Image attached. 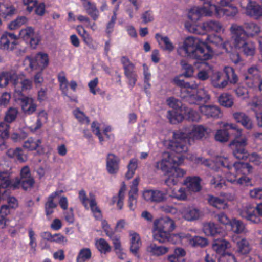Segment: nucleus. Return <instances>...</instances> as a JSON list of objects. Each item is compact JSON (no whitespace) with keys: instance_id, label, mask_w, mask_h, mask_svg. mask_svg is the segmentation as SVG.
<instances>
[{"instance_id":"nucleus-1","label":"nucleus","mask_w":262,"mask_h":262,"mask_svg":"<svg viewBox=\"0 0 262 262\" xmlns=\"http://www.w3.org/2000/svg\"><path fill=\"white\" fill-rule=\"evenodd\" d=\"M163 157L160 162L157 163L156 167L167 172V177L164 182L167 186L175 185L179 178H182L186 173L185 170L178 167L182 163L183 159L180 156L171 157L168 152H163Z\"/></svg>"},{"instance_id":"nucleus-2","label":"nucleus","mask_w":262,"mask_h":262,"mask_svg":"<svg viewBox=\"0 0 262 262\" xmlns=\"http://www.w3.org/2000/svg\"><path fill=\"white\" fill-rule=\"evenodd\" d=\"M181 49L188 56L200 61L210 59L214 55L213 49L207 42L193 37H187Z\"/></svg>"},{"instance_id":"nucleus-3","label":"nucleus","mask_w":262,"mask_h":262,"mask_svg":"<svg viewBox=\"0 0 262 262\" xmlns=\"http://www.w3.org/2000/svg\"><path fill=\"white\" fill-rule=\"evenodd\" d=\"M238 77L233 68L226 67L223 72L214 71L210 77V84L214 88L223 89L228 84L229 82L235 84L238 81Z\"/></svg>"},{"instance_id":"nucleus-4","label":"nucleus","mask_w":262,"mask_h":262,"mask_svg":"<svg viewBox=\"0 0 262 262\" xmlns=\"http://www.w3.org/2000/svg\"><path fill=\"white\" fill-rule=\"evenodd\" d=\"M191 141H193V139L187 134L181 132H173V139L168 141L167 146L169 149L178 154L186 152Z\"/></svg>"},{"instance_id":"nucleus-5","label":"nucleus","mask_w":262,"mask_h":262,"mask_svg":"<svg viewBox=\"0 0 262 262\" xmlns=\"http://www.w3.org/2000/svg\"><path fill=\"white\" fill-rule=\"evenodd\" d=\"M248 139L242 136L241 132H237L235 135L234 139L229 144V147L232 150L234 156L239 160H245L248 158V153L246 149L248 144Z\"/></svg>"},{"instance_id":"nucleus-6","label":"nucleus","mask_w":262,"mask_h":262,"mask_svg":"<svg viewBox=\"0 0 262 262\" xmlns=\"http://www.w3.org/2000/svg\"><path fill=\"white\" fill-rule=\"evenodd\" d=\"M219 164L229 171H231L233 167L237 173L249 174L251 173L252 170V166L248 163L237 162L232 164L226 158L220 160Z\"/></svg>"},{"instance_id":"nucleus-7","label":"nucleus","mask_w":262,"mask_h":262,"mask_svg":"<svg viewBox=\"0 0 262 262\" xmlns=\"http://www.w3.org/2000/svg\"><path fill=\"white\" fill-rule=\"evenodd\" d=\"M241 7L245 10V13L247 15L258 19L262 16V7L255 2L251 0H241Z\"/></svg>"},{"instance_id":"nucleus-8","label":"nucleus","mask_w":262,"mask_h":262,"mask_svg":"<svg viewBox=\"0 0 262 262\" xmlns=\"http://www.w3.org/2000/svg\"><path fill=\"white\" fill-rule=\"evenodd\" d=\"M29 60V67L32 70L42 71L49 64V57L47 54L39 53L34 58L27 57Z\"/></svg>"},{"instance_id":"nucleus-9","label":"nucleus","mask_w":262,"mask_h":262,"mask_svg":"<svg viewBox=\"0 0 262 262\" xmlns=\"http://www.w3.org/2000/svg\"><path fill=\"white\" fill-rule=\"evenodd\" d=\"M241 215L251 223H260L261 220L259 216H262V203L257 204L255 208L251 207L247 208L242 212Z\"/></svg>"},{"instance_id":"nucleus-10","label":"nucleus","mask_w":262,"mask_h":262,"mask_svg":"<svg viewBox=\"0 0 262 262\" xmlns=\"http://www.w3.org/2000/svg\"><path fill=\"white\" fill-rule=\"evenodd\" d=\"M234 46L235 49L239 50L246 56H253L255 54L256 46L251 41L244 39L237 41Z\"/></svg>"},{"instance_id":"nucleus-11","label":"nucleus","mask_w":262,"mask_h":262,"mask_svg":"<svg viewBox=\"0 0 262 262\" xmlns=\"http://www.w3.org/2000/svg\"><path fill=\"white\" fill-rule=\"evenodd\" d=\"M142 195L145 200L149 202L160 203L166 200V194L159 190H145Z\"/></svg>"},{"instance_id":"nucleus-12","label":"nucleus","mask_w":262,"mask_h":262,"mask_svg":"<svg viewBox=\"0 0 262 262\" xmlns=\"http://www.w3.org/2000/svg\"><path fill=\"white\" fill-rule=\"evenodd\" d=\"M17 36L13 33H4L0 39V48L4 50H13L17 45Z\"/></svg>"},{"instance_id":"nucleus-13","label":"nucleus","mask_w":262,"mask_h":262,"mask_svg":"<svg viewBox=\"0 0 262 262\" xmlns=\"http://www.w3.org/2000/svg\"><path fill=\"white\" fill-rule=\"evenodd\" d=\"M153 236L155 240L160 243L170 242H171L172 238L174 237H178L179 238L184 237V236L182 235L181 234H171L169 232L162 231L155 228Z\"/></svg>"},{"instance_id":"nucleus-14","label":"nucleus","mask_w":262,"mask_h":262,"mask_svg":"<svg viewBox=\"0 0 262 262\" xmlns=\"http://www.w3.org/2000/svg\"><path fill=\"white\" fill-rule=\"evenodd\" d=\"M11 184L9 174L7 172H0V196L6 198L10 193V191L8 188Z\"/></svg>"},{"instance_id":"nucleus-15","label":"nucleus","mask_w":262,"mask_h":262,"mask_svg":"<svg viewBox=\"0 0 262 262\" xmlns=\"http://www.w3.org/2000/svg\"><path fill=\"white\" fill-rule=\"evenodd\" d=\"M155 228L170 233L175 228L174 221L168 217L156 220L154 222Z\"/></svg>"},{"instance_id":"nucleus-16","label":"nucleus","mask_w":262,"mask_h":262,"mask_svg":"<svg viewBox=\"0 0 262 262\" xmlns=\"http://www.w3.org/2000/svg\"><path fill=\"white\" fill-rule=\"evenodd\" d=\"M233 117L237 123H241L246 129H253L254 125L252 121L245 113L241 112H236L233 114Z\"/></svg>"},{"instance_id":"nucleus-17","label":"nucleus","mask_w":262,"mask_h":262,"mask_svg":"<svg viewBox=\"0 0 262 262\" xmlns=\"http://www.w3.org/2000/svg\"><path fill=\"white\" fill-rule=\"evenodd\" d=\"M200 111L208 118H220L222 116L220 108L216 105H203L200 106Z\"/></svg>"},{"instance_id":"nucleus-18","label":"nucleus","mask_w":262,"mask_h":262,"mask_svg":"<svg viewBox=\"0 0 262 262\" xmlns=\"http://www.w3.org/2000/svg\"><path fill=\"white\" fill-rule=\"evenodd\" d=\"M205 4L209 6V10L210 11L214 10L217 13L222 12L227 16L233 17L238 13L237 8L233 5L229 6V7L225 8H220L216 7L215 5L210 4V3H205Z\"/></svg>"},{"instance_id":"nucleus-19","label":"nucleus","mask_w":262,"mask_h":262,"mask_svg":"<svg viewBox=\"0 0 262 262\" xmlns=\"http://www.w3.org/2000/svg\"><path fill=\"white\" fill-rule=\"evenodd\" d=\"M230 31L232 33L231 39L234 45H236L237 41L244 39V36L245 35L244 25L239 26L233 24L230 27Z\"/></svg>"},{"instance_id":"nucleus-20","label":"nucleus","mask_w":262,"mask_h":262,"mask_svg":"<svg viewBox=\"0 0 262 262\" xmlns=\"http://www.w3.org/2000/svg\"><path fill=\"white\" fill-rule=\"evenodd\" d=\"M119 158L113 154H108L106 159V169L110 174H115L119 169Z\"/></svg>"},{"instance_id":"nucleus-21","label":"nucleus","mask_w":262,"mask_h":262,"mask_svg":"<svg viewBox=\"0 0 262 262\" xmlns=\"http://www.w3.org/2000/svg\"><path fill=\"white\" fill-rule=\"evenodd\" d=\"M213 250L217 253L223 255L226 249L231 247L229 242L223 238H214L212 246Z\"/></svg>"},{"instance_id":"nucleus-22","label":"nucleus","mask_w":262,"mask_h":262,"mask_svg":"<svg viewBox=\"0 0 262 262\" xmlns=\"http://www.w3.org/2000/svg\"><path fill=\"white\" fill-rule=\"evenodd\" d=\"M235 253L239 256L246 255L251 251L248 241L245 238L239 239L236 243Z\"/></svg>"},{"instance_id":"nucleus-23","label":"nucleus","mask_w":262,"mask_h":262,"mask_svg":"<svg viewBox=\"0 0 262 262\" xmlns=\"http://www.w3.org/2000/svg\"><path fill=\"white\" fill-rule=\"evenodd\" d=\"M17 75L14 73L2 72L0 73V87L4 88L9 83V81L13 83L14 86L18 84L17 82Z\"/></svg>"},{"instance_id":"nucleus-24","label":"nucleus","mask_w":262,"mask_h":262,"mask_svg":"<svg viewBox=\"0 0 262 262\" xmlns=\"http://www.w3.org/2000/svg\"><path fill=\"white\" fill-rule=\"evenodd\" d=\"M21 108L23 112L27 115L32 114L36 110V105L33 100L27 97L20 99Z\"/></svg>"},{"instance_id":"nucleus-25","label":"nucleus","mask_w":262,"mask_h":262,"mask_svg":"<svg viewBox=\"0 0 262 262\" xmlns=\"http://www.w3.org/2000/svg\"><path fill=\"white\" fill-rule=\"evenodd\" d=\"M186 255V251L181 247H177L174 249L172 254L167 256L169 262H185L184 257Z\"/></svg>"},{"instance_id":"nucleus-26","label":"nucleus","mask_w":262,"mask_h":262,"mask_svg":"<svg viewBox=\"0 0 262 262\" xmlns=\"http://www.w3.org/2000/svg\"><path fill=\"white\" fill-rule=\"evenodd\" d=\"M201 179L199 177H187L184 182L188 190L191 192H198L201 189L200 185Z\"/></svg>"},{"instance_id":"nucleus-27","label":"nucleus","mask_w":262,"mask_h":262,"mask_svg":"<svg viewBox=\"0 0 262 262\" xmlns=\"http://www.w3.org/2000/svg\"><path fill=\"white\" fill-rule=\"evenodd\" d=\"M208 11V10L206 6L202 7H194L189 11L188 17L192 21L195 22L200 19L202 15H207Z\"/></svg>"},{"instance_id":"nucleus-28","label":"nucleus","mask_w":262,"mask_h":262,"mask_svg":"<svg viewBox=\"0 0 262 262\" xmlns=\"http://www.w3.org/2000/svg\"><path fill=\"white\" fill-rule=\"evenodd\" d=\"M206 200L210 205L216 208L225 209L228 207L227 203L224 199L209 194Z\"/></svg>"},{"instance_id":"nucleus-29","label":"nucleus","mask_w":262,"mask_h":262,"mask_svg":"<svg viewBox=\"0 0 262 262\" xmlns=\"http://www.w3.org/2000/svg\"><path fill=\"white\" fill-rule=\"evenodd\" d=\"M146 250L152 255L159 256L168 253L169 248L166 246H157L155 243H151L147 247Z\"/></svg>"},{"instance_id":"nucleus-30","label":"nucleus","mask_w":262,"mask_h":262,"mask_svg":"<svg viewBox=\"0 0 262 262\" xmlns=\"http://www.w3.org/2000/svg\"><path fill=\"white\" fill-rule=\"evenodd\" d=\"M211 130L205 127L202 125L195 126L192 129V136L194 139H202L203 138H206L208 134L210 133Z\"/></svg>"},{"instance_id":"nucleus-31","label":"nucleus","mask_w":262,"mask_h":262,"mask_svg":"<svg viewBox=\"0 0 262 262\" xmlns=\"http://www.w3.org/2000/svg\"><path fill=\"white\" fill-rule=\"evenodd\" d=\"M10 125L6 122L0 123V147L5 148V142L9 137Z\"/></svg>"},{"instance_id":"nucleus-32","label":"nucleus","mask_w":262,"mask_h":262,"mask_svg":"<svg viewBox=\"0 0 262 262\" xmlns=\"http://www.w3.org/2000/svg\"><path fill=\"white\" fill-rule=\"evenodd\" d=\"M7 155L10 158H15L20 162H25L27 158L21 148H10L7 151Z\"/></svg>"},{"instance_id":"nucleus-33","label":"nucleus","mask_w":262,"mask_h":262,"mask_svg":"<svg viewBox=\"0 0 262 262\" xmlns=\"http://www.w3.org/2000/svg\"><path fill=\"white\" fill-rule=\"evenodd\" d=\"M219 104L225 107L230 108L234 104V99L232 95L228 93H222L217 98Z\"/></svg>"},{"instance_id":"nucleus-34","label":"nucleus","mask_w":262,"mask_h":262,"mask_svg":"<svg viewBox=\"0 0 262 262\" xmlns=\"http://www.w3.org/2000/svg\"><path fill=\"white\" fill-rule=\"evenodd\" d=\"M244 28L245 35L247 36L252 37L257 35L260 31L259 27L253 22L244 23Z\"/></svg>"},{"instance_id":"nucleus-35","label":"nucleus","mask_w":262,"mask_h":262,"mask_svg":"<svg viewBox=\"0 0 262 262\" xmlns=\"http://www.w3.org/2000/svg\"><path fill=\"white\" fill-rule=\"evenodd\" d=\"M203 230L204 233L208 236H215L221 232V229L214 223H209L204 224Z\"/></svg>"},{"instance_id":"nucleus-36","label":"nucleus","mask_w":262,"mask_h":262,"mask_svg":"<svg viewBox=\"0 0 262 262\" xmlns=\"http://www.w3.org/2000/svg\"><path fill=\"white\" fill-rule=\"evenodd\" d=\"M35 181L33 177H29L27 178L20 179L16 183L13 184L14 188H16L18 185L20 184L22 188L27 191L33 188Z\"/></svg>"},{"instance_id":"nucleus-37","label":"nucleus","mask_w":262,"mask_h":262,"mask_svg":"<svg viewBox=\"0 0 262 262\" xmlns=\"http://www.w3.org/2000/svg\"><path fill=\"white\" fill-rule=\"evenodd\" d=\"M16 12V9L14 6L7 4L0 5V14L5 19H9Z\"/></svg>"},{"instance_id":"nucleus-38","label":"nucleus","mask_w":262,"mask_h":262,"mask_svg":"<svg viewBox=\"0 0 262 262\" xmlns=\"http://www.w3.org/2000/svg\"><path fill=\"white\" fill-rule=\"evenodd\" d=\"M167 118L170 123L176 124L181 122L184 119L183 115L175 110L167 112Z\"/></svg>"},{"instance_id":"nucleus-39","label":"nucleus","mask_w":262,"mask_h":262,"mask_svg":"<svg viewBox=\"0 0 262 262\" xmlns=\"http://www.w3.org/2000/svg\"><path fill=\"white\" fill-rule=\"evenodd\" d=\"M203 27L204 28L205 33L207 31H213L219 32L222 28L221 24L215 20H210L203 23Z\"/></svg>"},{"instance_id":"nucleus-40","label":"nucleus","mask_w":262,"mask_h":262,"mask_svg":"<svg viewBox=\"0 0 262 262\" xmlns=\"http://www.w3.org/2000/svg\"><path fill=\"white\" fill-rule=\"evenodd\" d=\"M231 132L226 131L224 128L217 130L214 135L215 140L221 143L227 142L230 138Z\"/></svg>"},{"instance_id":"nucleus-41","label":"nucleus","mask_w":262,"mask_h":262,"mask_svg":"<svg viewBox=\"0 0 262 262\" xmlns=\"http://www.w3.org/2000/svg\"><path fill=\"white\" fill-rule=\"evenodd\" d=\"M245 78L251 79L255 82L260 81V72L257 66H252L248 69L247 76Z\"/></svg>"},{"instance_id":"nucleus-42","label":"nucleus","mask_w":262,"mask_h":262,"mask_svg":"<svg viewBox=\"0 0 262 262\" xmlns=\"http://www.w3.org/2000/svg\"><path fill=\"white\" fill-rule=\"evenodd\" d=\"M87 13L91 16L93 20H96L99 16V11L96 7L95 4L93 3H89L83 6Z\"/></svg>"},{"instance_id":"nucleus-43","label":"nucleus","mask_w":262,"mask_h":262,"mask_svg":"<svg viewBox=\"0 0 262 262\" xmlns=\"http://www.w3.org/2000/svg\"><path fill=\"white\" fill-rule=\"evenodd\" d=\"M18 113V111L16 108H9L6 113L5 121L9 123L13 122L16 120Z\"/></svg>"},{"instance_id":"nucleus-44","label":"nucleus","mask_w":262,"mask_h":262,"mask_svg":"<svg viewBox=\"0 0 262 262\" xmlns=\"http://www.w3.org/2000/svg\"><path fill=\"white\" fill-rule=\"evenodd\" d=\"M17 82H18V85H17L15 88L16 91H18V92H20L21 90H26L28 89H30L31 88L32 85V81L29 79H25L21 80L19 81V78L17 77L16 78Z\"/></svg>"},{"instance_id":"nucleus-45","label":"nucleus","mask_w":262,"mask_h":262,"mask_svg":"<svg viewBox=\"0 0 262 262\" xmlns=\"http://www.w3.org/2000/svg\"><path fill=\"white\" fill-rule=\"evenodd\" d=\"M91 257V252L89 248H83L80 250L77 258V262H84Z\"/></svg>"},{"instance_id":"nucleus-46","label":"nucleus","mask_w":262,"mask_h":262,"mask_svg":"<svg viewBox=\"0 0 262 262\" xmlns=\"http://www.w3.org/2000/svg\"><path fill=\"white\" fill-rule=\"evenodd\" d=\"M173 81L174 83L178 86L184 88H190L191 89H195L198 85L195 83L191 84L189 82H185L184 80L180 79V77H176Z\"/></svg>"},{"instance_id":"nucleus-47","label":"nucleus","mask_w":262,"mask_h":262,"mask_svg":"<svg viewBox=\"0 0 262 262\" xmlns=\"http://www.w3.org/2000/svg\"><path fill=\"white\" fill-rule=\"evenodd\" d=\"M35 34L34 29L31 27H28L24 29H21L19 32L20 36L26 41H28L29 39L33 37Z\"/></svg>"},{"instance_id":"nucleus-48","label":"nucleus","mask_w":262,"mask_h":262,"mask_svg":"<svg viewBox=\"0 0 262 262\" xmlns=\"http://www.w3.org/2000/svg\"><path fill=\"white\" fill-rule=\"evenodd\" d=\"M184 216L188 221L195 220L199 217L198 210L195 208H188L184 210Z\"/></svg>"},{"instance_id":"nucleus-49","label":"nucleus","mask_w":262,"mask_h":262,"mask_svg":"<svg viewBox=\"0 0 262 262\" xmlns=\"http://www.w3.org/2000/svg\"><path fill=\"white\" fill-rule=\"evenodd\" d=\"M191 244L193 247H204L208 244L207 238L199 236H194L191 240Z\"/></svg>"},{"instance_id":"nucleus-50","label":"nucleus","mask_w":262,"mask_h":262,"mask_svg":"<svg viewBox=\"0 0 262 262\" xmlns=\"http://www.w3.org/2000/svg\"><path fill=\"white\" fill-rule=\"evenodd\" d=\"M97 249L101 252L106 253L110 251L111 247L108 243L103 238H100L96 242Z\"/></svg>"},{"instance_id":"nucleus-51","label":"nucleus","mask_w":262,"mask_h":262,"mask_svg":"<svg viewBox=\"0 0 262 262\" xmlns=\"http://www.w3.org/2000/svg\"><path fill=\"white\" fill-rule=\"evenodd\" d=\"M185 26L188 31L190 33L198 35H204L205 34L204 28L203 27V24L201 25H186Z\"/></svg>"},{"instance_id":"nucleus-52","label":"nucleus","mask_w":262,"mask_h":262,"mask_svg":"<svg viewBox=\"0 0 262 262\" xmlns=\"http://www.w3.org/2000/svg\"><path fill=\"white\" fill-rule=\"evenodd\" d=\"M41 141L40 139H38L36 141H34L32 139L30 138L24 143L23 147L30 150L36 149L39 147Z\"/></svg>"},{"instance_id":"nucleus-53","label":"nucleus","mask_w":262,"mask_h":262,"mask_svg":"<svg viewBox=\"0 0 262 262\" xmlns=\"http://www.w3.org/2000/svg\"><path fill=\"white\" fill-rule=\"evenodd\" d=\"M158 37L160 38L161 40H162L164 43L165 47L163 48L164 50L168 51L169 52H171L173 50L174 47L168 37H163L159 34H156V38H158Z\"/></svg>"},{"instance_id":"nucleus-54","label":"nucleus","mask_w":262,"mask_h":262,"mask_svg":"<svg viewBox=\"0 0 262 262\" xmlns=\"http://www.w3.org/2000/svg\"><path fill=\"white\" fill-rule=\"evenodd\" d=\"M230 225L231 226L232 230L236 233H242L244 229L245 226L243 223L239 220L236 219L233 220Z\"/></svg>"},{"instance_id":"nucleus-55","label":"nucleus","mask_w":262,"mask_h":262,"mask_svg":"<svg viewBox=\"0 0 262 262\" xmlns=\"http://www.w3.org/2000/svg\"><path fill=\"white\" fill-rule=\"evenodd\" d=\"M27 18L25 16L18 17L9 25V28L11 30L16 29L23 24H25Z\"/></svg>"},{"instance_id":"nucleus-56","label":"nucleus","mask_w":262,"mask_h":262,"mask_svg":"<svg viewBox=\"0 0 262 262\" xmlns=\"http://www.w3.org/2000/svg\"><path fill=\"white\" fill-rule=\"evenodd\" d=\"M137 168V162L135 159L130 160L128 165V170L126 174V178L129 180L131 179L135 174V171Z\"/></svg>"},{"instance_id":"nucleus-57","label":"nucleus","mask_w":262,"mask_h":262,"mask_svg":"<svg viewBox=\"0 0 262 262\" xmlns=\"http://www.w3.org/2000/svg\"><path fill=\"white\" fill-rule=\"evenodd\" d=\"M181 64L183 68L185 70V72L182 75H181L180 77L183 76L185 77H192L194 72V69L193 67L186 62L183 63V62H182Z\"/></svg>"},{"instance_id":"nucleus-58","label":"nucleus","mask_w":262,"mask_h":262,"mask_svg":"<svg viewBox=\"0 0 262 262\" xmlns=\"http://www.w3.org/2000/svg\"><path fill=\"white\" fill-rule=\"evenodd\" d=\"M210 184L214 185L215 188H221L225 184V181L221 176L217 174L212 178L210 181Z\"/></svg>"},{"instance_id":"nucleus-59","label":"nucleus","mask_w":262,"mask_h":262,"mask_svg":"<svg viewBox=\"0 0 262 262\" xmlns=\"http://www.w3.org/2000/svg\"><path fill=\"white\" fill-rule=\"evenodd\" d=\"M214 217L219 222L223 225H230L232 221L227 215L224 212H221L216 214Z\"/></svg>"},{"instance_id":"nucleus-60","label":"nucleus","mask_w":262,"mask_h":262,"mask_svg":"<svg viewBox=\"0 0 262 262\" xmlns=\"http://www.w3.org/2000/svg\"><path fill=\"white\" fill-rule=\"evenodd\" d=\"M167 104L169 107L172 108L173 110L176 111L182 107V102L178 99L174 97H170L167 99Z\"/></svg>"},{"instance_id":"nucleus-61","label":"nucleus","mask_w":262,"mask_h":262,"mask_svg":"<svg viewBox=\"0 0 262 262\" xmlns=\"http://www.w3.org/2000/svg\"><path fill=\"white\" fill-rule=\"evenodd\" d=\"M186 119L189 121L198 122L200 119L199 113L192 109H190L186 114Z\"/></svg>"},{"instance_id":"nucleus-62","label":"nucleus","mask_w":262,"mask_h":262,"mask_svg":"<svg viewBox=\"0 0 262 262\" xmlns=\"http://www.w3.org/2000/svg\"><path fill=\"white\" fill-rule=\"evenodd\" d=\"M206 40L208 42L214 44L216 46L222 44L223 42L222 38L220 36L216 35H211L208 36Z\"/></svg>"},{"instance_id":"nucleus-63","label":"nucleus","mask_w":262,"mask_h":262,"mask_svg":"<svg viewBox=\"0 0 262 262\" xmlns=\"http://www.w3.org/2000/svg\"><path fill=\"white\" fill-rule=\"evenodd\" d=\"M77 31L79 34L83 38V41L87 44L91 43V39L90 38L89 35L86 33V31L82 27L78 26Z\"/></svg>"},{"instance_id":"nucleus-64","label":"nucleus","mask_w":262,"mask_h":262,"mask_svg":"<svg viewBox=\"0 0 262 262\" xmlns=\"http://www.w3.org/2000/svg\"><path fill=\"white\" fill-rule=\"evenodd\" d=\"M34 8H35L34 11L36 15L39 16H42L44 15L45 13V5L43 3H40L38 4L37 2Z\"/></svg>"}]
</instances>
